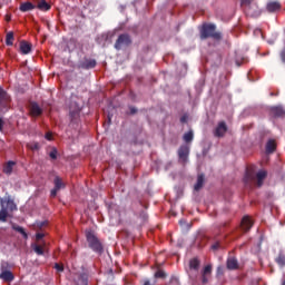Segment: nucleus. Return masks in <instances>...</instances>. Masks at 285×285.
Segmentation results:
<instances>
[{"instance_id": "nucleus-1", "label": "nucleus", "mask_w": 285, "mask_h": 285, "mask_svg": "<svg viewBox=\"0 0 285 285\" xmlns=\"http://www.w3.org/2000/svg\"><path fill=\"white\" fill-rule=\"evenodd\" d=\"M268 177V173L266 170H259L257 174H255V170L253 169H246L244 183L246 186H253V183L256 179V186L258 188H262L264 186V179Z\"/></svg>"}, {"instance_id": "nucleus-2", "label": "nucleus", "mask_w": 285, "mask_h": 285, "mask_svg": "<svg viewBox=\"0 0 285 285\" xmlns=\"http://www.w3.org/2000/svg\"><path fill=\"white\" fill-rule=\"evenodd\" d=\"M202 41L205 39H214V41H222V32L217 31V26L213 23H204L199 29Z\"/></svg>"}, {"instance_id": "nucleus-3", "label": "nucleus", "mask_w": 285, "mask_h": 285, "mask_svg": "<svg viewBox=\"0 0 285 285\" xmlns=\"http://www.w3.org/2000/svg\"><path fill=\"white\" fill-rule=\"evenodd\" d=\"M85 235L89 248L94 250V253H98V255H101V253H104V244L101 243V240H99L97 235H95V232L89 229L86 230Z\"/></svg>"}, {"instance_id": "nucleus-4", "label": "nucleus", "mask_w": 285, "mask_h": 285, "mask_svg": "<svg viewBox=\"0 0 285 285\" xmlns=\"http://www.w3.org/2000/svg\"><path fill=\"white\" fill-rule=\"evenodd\" d=\"M81 115V107L77 102H71L69 107V117L71 124H77L79 121V117Z\"/></svg>"}, {"instance_id": "nucleus-5", "label": "nucleus", "mask_w": 285, "mask_h": 285, "mask_svg": "<svg viewBox=\"0 0 285 285\" xmlns=\"http://www.w3.org/2000/svg\"><path fill=\"white\" fill-rule=\"evenodd\" d=\"M11 101L12 99L8 91H6L3 87H0V110H6V108L10 106Z\"/></svg>"}, {"instance_id": "nucleus-6", "label": "nucleus", "mask_w": 285, "mask_h": 285, "mask_svg": "<svg viewBox=\"0 0 285 285\" xmlns=\"http://www.w3.org/2000/svg\"><path fill=\"white\" fill-rule=\"evenodd\" d=\"M97 67V60L95 59H90V58H83L82 60H80L78 62V68L80 70H90L92 68H96Z\"/></svg>"}, {"instance_id": "nucleus-7", "label": "nucleus", "mask_w": 285, "mask_h": 285, "mask_svg": "<svg viewBox=\"0 0 285 285\" xmlns=\"http://www.w3.org/2000/svg\"><path fill=\"white\" fill-rule=\"evenodd\" d=\"M130 43H132V41L130 40V36L122 33L116 40L115 48L116 50H121L124 46H129Z\"/></svg>"}, {"instance_id": "nucleus-8", "label": "nucleus", "mask_w": 285, "mask_h": 285, "mask_svg": "<svg viewBox=\"0 0 285 285\" xmlns=\"http://www.w3.org/2000/svg\"><path fill=\"white\" fill-rule=\"evenodd\" d=\"M244 10L247 17H259L262 14V10H259V6H257V2L245 7Z\"/></svg>"}, {"instance_id": "nucleus-9", "label": "nucleus", "mask_w": 285, "mask_h": 285, "mask_svg": "<svg viewBox=\"0 0 285 285\" xmlns=\"http://www.w3.org/2000/svg\"><path fill=\"white\" fill-rule=\"evenodd\" d=\"M226 132H228V125H226V121H219L214 129V137L222 138Z\"/></svg>"}, {"instance_id": "nucleus-10", "label": "nucleus", "mask_w": 285, "mask_h": 285, "mask_svg": "<svg viewBox=\"0 0 285 285\" xmlns=\"http://www.w3.org/2000/svg\"><path fill=\"white\" fill-rule=\"evenodd\" d=\"M188 155H190V147L188 145H183L178 149V157L180 161L186 164L188 161Z\"/></svg>"}, {"instance_id": "nucleus-11", "label": "nucleus", "mask_w": 285, "mask_h": 285, "mask_svg": "<svg viewBox=\"0 0 285 285\" xmlns=\"http://www.w3.org/2000/svg\"><path fill=\"white\" fill-rule=\"evenodd\" d=\"M29 114L31 117H41V115H43V109L39 107V104L32 101L29 104Z\"/></svg>"}, {"instance_id": "nucleus-12", "label": "nucleus", "mask_w": 285, "mask_h": 285, "mask_svg": "<svg viewBox=\"0 0 285 285\" xmlns=\"http://www.w3.org/2000/svg\"><path fill=\"white\" fill-rule=\"evenodd\" d=\"M210 275H213V265H206L202 271V284H206Z\"/></svg>"}, {"instance_id": "nucleus-13", "label": "nucleus", "mask_w": 285, "mask_h": 285, "mask_svg": "<svg viewBox=\"0 0 285 285\" xmlns=\"http://www.w3.org/2000/svg\"><path fill=\"white\" fill-rule=\"evenodd\" d=\"M240 228L244 230V233H248V230L253 228V219H250L248 216H244L240 222Z\"/></svg>"}, {"instance_id": "nucleus-14", "label": "nucleus", "mask_w": 285, "mask_h": 285, "mask_svg": "<svg viewBox=\"0 0 285 285\" xmlns=\"http://www.w3.org/2000/svg\"><path fill=\"white\" fill-rule=\"evenodd\" d=\"M266 10L269 12H277L282 10V4L278 1H271L267 3Z\"/></svg>"}, {"instance_id": "nucleus-15", "label": "nucleus", "mask_w": 285, "mask_h": 285, "mask_svg": "<svg viewBox=\"0 0 285 285\" xmlns=\"http://www.w3.org/2000/svg\"><path fill=\"white\" fill-rule=\"evenodd\" d=\"M226 265H227L228 271H237L239 268V263L237 262V258H235V257H229L227 259Z\"/></svg>"}, {"instance_id": "nucleus-16", "label": "nucleus", "mask_w": 285, "mask_h": 285, "mask_svg": "<svg viewBox=\"0 0 285 285\" xmlns=\"http://www.w3.org/2000/svg\"><path fill=\"white\" fill-rule=\"evenodd\" d=\"M0 279H3L4 282H14V274L8 269H4L0 274Z\"/></svg>"}, {"instance_id": "nucleus-17", "label": "nucleus", "mask_w": 285, "mask_h": 285, "mask_svg": "<svg viewBox=\"0 0 285 285\" xmlns=\"http://www.w3.org/2000/svg\"><path fill=\"white\" fill-rule=\"evenodd\" d=\"M266 153L267 155H271L273 153H275V150H277V142H275V140L269 139L266 144Z\"/></svg>"}, {"instance_id": "nucleus-18", "label": "nucleus", "mask_w": 285, "mask_h": 285, "mask_svg": "<svg viewBox=\"0 0 285 285\" xmlns=\"http://www.w3.org/2000/svg\"><path fill=\"white\" fill-rule=\"evenodd\" d=\"M20 50L22 55H30V52L32 51V45L28 43L27 41H21Z\"/></svg>"}, {"instance_id": "nucleus-19", "label": "nucleus", "mask_w": 285, "mask_h": 285, "mask_svg": "<svg viewBox=\"0 0 285 285\" xmlns=\"http://www.w3.org/2000/svg\"><path fill=\"white\" fill-rule=\"evenodd\" d=\"M17 166V163L9 160L4 166H3V173L4 175H12V170Z\"/></svg>"}, {"instance_id": "nucleus-20", "label": "nucleus", "mask_w": 285, "mask_h": 285, "mask_svg": "<svg viewBox=\"0 0 285 285\" xmlns=\"http://www.w3.org/2000/svg\"><path fill=\"white\" fill-rule=\"evenodd\" d=\"M37 8L32 2H23L20 4V12H30Z\"/></svg>"}, {"instance_id": "nucleus-21", "label": "nucleus", "mask_w": 285, "mask_h": 285, "mask_svg": "<svg viewBox=\"0 0 285 285\" xmlns=\"http://www.w3.org/2000/svg\"><path fill=\"white\" fill-rule=\"evenodd\" d=\"M199 266H202V262L199 261V258H191L189 261V268L190 271H199Z\"/></svg>"}, {"instance_id": "nucleus-22", "label": "nucleus", "mask_w": 285, "mask_h": 285, "mask_svg": "<svg viewBox=\"0 0 285 285\" xmlns=\"http://www.w3.org/2000/svg\"><path fill=\"white\" fill-rule=\"evenodd\" d=\"M38 10H41L42 12H48L50 10L51 6L50 3H47L46 0H40L37 6Z\"/></svg>"}, {"instance_id": "nucleus-23", "label": "nucleus", "mask_w": 285, "mask_h": 285, "mask_svg": "<svg viewBox=\"0 0 285 285\" xmlns=\"http://www.w3.org/2000/svg\"><path fill=\"white\" fill-rule=\"evenodd\" d=\"M204 174H199L197 177V181L194 186V190H202L204 188Z\"/></svg>"}, {"instance_id": "nucleus-24", "label": "nucleus", "mask_w": 285, "mask_h": 285, "mask_svg": "<svg viewBox=\"0 0 285 285\" xmlns=\"http://www.w3.org/2000/svg\"><path fill=\"white\" fill-rule=\"evenodd\" d=\"M271 112L274 117H284L285 111L282 107H272Z\"/></svg>"}, {"instance_id": "nucleus-25", "label": "nucleus", "mask_w": 285, "mask_h": 285, "mask_svg": "<svg viewBox=\"0 0 285 285\" xmlns=\"http://www.w3.org/2000/svg\"><path fill=\"white\" fill-rule=\"evenodd\" d=\"M53 184H55L53 188L56 190H61V188H66V184H63V180H61V178L59 176L55 177Z\"/></svg>"}, {"instance_id": "nucleus-26", "label": "nucleus", "mask_w": 285, "mask_h": 285, "mask_svg": "<svg viewBox=\"0 0 285 285\" xmlns=\"http://www.w3.org/2000/svg\"><path fill=\"white\" fill-rule=\"evenodd\" d=\"M45 247H46V243H43L42 245H38V244L32 245L33 252L38 255H43L45 254V250H43Z\"/></svg>"}, {"instance_id": "nucleus-27", "label": "nucleus", "mask_w": 285, "mask_h": 285, "mask_svg": "<svg viewBox=\"0 0 285 285\" xmlns=\"http://www.w3.org/2000/svg\"><path fill=\"white\" fill-rule=\"evenodd\" d=\"M12 229L16 230L17 233H20V235H22L23 239H28V233H26V229H23V227L18 226V225H12Z\"/></svg>"}, {"instance_id": "nucleus-28", "label": "nucleus", "mask_w": 285, "mask_h": 285, "mask_svg": "<svg viewBox=\"0 0 285 285\" xmlns=\"http://www.w3.org/2000/svg\"><path fill=\"white\" fill-rule=\"evenodd\" d=\"M275 262L281 268H284V266H285V255L283 253H279L278 256L275 258Z\"/></svg>"}, {"instance_id": "nucleus-29", "label": "nucleus", "mask_w": 285, "mask_h": 285, "mask_svg": "<svg viewBox=\"0 0 285 285\" xmlns=\"http://www.w3.org/2000/svg\"><path fill=\"white\" fill-rule=\"evenodd\" d=\"M195 135L193 134V130H189L188 132L184 134L183 139L186 141V144H190L193 141Z\"/></svg>"}, {"instance_id": "nucleus-30", "label": "nucleus", "mask_w": 285, "mask_h": 285, "mask_svg": "<svg viewBox=\"0 0 285 285\" xmlns=\"http://www.w3.org/2000/svg\"><path fill=\"white\" fill-rule=\"evenodd\" d=\"M7 210H10L11 213H14V210H17V204H14V200H7Z\"/></svg>"}, {"instance_id": "nucleus-31", "label": "nucleus", "mask_w": 285, "mask_h": 285, "mask_svg": "<svg viewBox=\"0 0 285 285\" xmlns=\"http://www.w3.org/2000/svg\"><path fill=\"white\" fill-rule=\"evenodd\" d=\"M0 222H8V209L2 206L0 210Z\"/></svg>"}, {"instance_id": "nucleus-32", "label": "nucleus", "mask_w": 285, "mask_h": 285, "mask_svg": "<svg viewBox=\"0 0 285 285\" xmlns=\"http://www.w3.org/2000/svg\"><path fill=\"white\" fill-rule=\"evenodd\" d=\"M168 275L166 274V272L161 271V269H158L156 273H155V277L156 279H166Z\"/></svg>"}, {"instance_id": "nucleus-33", "label": "nucleus", "mask_w": 285, "mask_h": 285, "mask_svg": "<svg viewBox=\"0 0 285 285\" xmlns=\"http://www.w3.org/2000/svg\"><path fill=\"white\" fill-rule=\"evenodd\" d=\"M12 41H14V33H12V32L7 33L6 43L8 46H12L13 45Z\"/></svg>"}, {"instance_id": "nucleus-34", "label": "nucleus", "mask_w": 285, "mask_h": 285, "mask_svg": "<svg viewBox=\"0 0 285 285\" xmlns=\"http://www.w3.org/2000/svg\"><path fill=\"white\" fill-rule=\"evenodd\" d=\"M252 3H257L255 0H242V6L244 8H247L248 6H250Z\"/></svg>"}, {"instance_id": "nucleus-35", "label": "nucleus", "mask_w": 285, "mask_h": 285, "mask_svg": "<svg viewBox=\"0 0 285 285\" xmlns=\"http://www.w3.org/2000/svg\"><path fill=\"white\" fill-rule=\"evenodd\" d=\"M49 157L51 159H57V148H53L50 153H49Z\"/></svg>"}, {"instance_id": "nucleus-36", "label": "nucleus", "mask_w": 285, "mask_h": 285, "mask_svg": "<svg viewBox=\"0 0 285 285\" xmlns=\"http://www.w3.org/2000/svg\"><path fill=\"white\" fill-rule=\"evenodd\" d=\"M46 226H48V220H42V222H38V223H37V227H38V228H43V227H46Z\"/></svg>"}, {"instance_id": "nucleus-37", "label": "nucleus", "mask_w": 285, "mask_h": 285, "mask_svg": "<svg viewBox=\"0 0 285 285\" xmlns=\"http://www.w3.org/2000/svg\"><path fill=\"white\" fill-rule=\"evenodd\" d=\"M55 268L56 271H58L59 273H63V265H60L59 263L55 264Z\"/></svg>"}, {"instance_id": "nucleus-38", "label": "nucleus", "mask_w": 285, "mask_h": 285, "mask_svg": "<svg viewBox=\"0 0 285 285\" xmlns=\"http://www.w3.org/2000/svg\"><path fill=\"white\" fill-rule=\"evenodd\" d=\"M45 237H46V234H43V233H38V234L36 235L37 242H41V239L45 238Z\"/></svg>"}, {"instance_id": "nucleus-39", "label": "nucleus", "mask_w": 285, "mask_h": 285, "mask_svg": "<svg viewBox=\"0 0 285 285\" xmlns=\"http://www.w3.org/2000/svg\"><path fill=\"white\" fill-rule=\"evenodd\" d=\"M57 193H59V189H56V187H53V189H51L50 191V197H57Z\"/></svg>"}, {"instance_id": "nucleus-40", "label": "nucleus", "mask_w": 285, "mask_h": 285, "mask_svg": "<svg viewBox=\"0 0 285 285\" xmlns=\"http://www.w3.org/2000/svg\"><path fill=\"white\" fill-rule=\"evenodd\" d=\"M219 242H216L212 245V250H219Z\"/></svg>"}, {"instance_id": "nucleus-41", "label": "nucleus", "mask_w": 285, "mask_h": 285, "mask_svg": "<svg viewBox=\"0 0 285 285\" xmlns=\"http://www.w3.org/2000/svg\"><path fill=\"white\" fill-rule=\"evenodd\" d=\"M29 148H30L31 150H39V144L36 142V144L29 146Z\"/></svg>"}, {"instance_id": "nucleus-42", "label": "nucleus", "mask_w": 285, "mask_h": 285, "mask_svg": "<svg viewBox=\"0 0 285 285\" xmlns=\"http://www.w3.org/2000/svg\"><path fill=\"white\" fill-rule=\"evenodd\" d=\"M45 137L48 141H52V134L51 132H47Z\"/></svg>"}, {"instance_id": "nucleus-43", "label": "nucleus", "mask_w": 285, "mask_h": 285, "mask_svg": "<svg viewBox=\"0 0 285 285\" xmlns=\"http://www.w3.org/2000/svg\"><path fill=\"white\" fill-rule=\"evenodd\" d=\"M186 121H188V116H183L180 118V124H186Z\"/></svg>"}, {"instance_id": "nucleus-44", "label": "nucleus", "mask_w": 285, "mask_h": 285, "mask_svg": "<svg viewBox=\"0 0 285 285\" xmlns=\"http://www.w3.org/2000/svg\"><path fill=\"white\" fill-rule=\"evenodd\" d=\"M129 110H130V115H136L137 112V108L135 107H129Z\"/></svg>"}, {"instance_id": "nucleus-45", "label": "nucleus", "mask_w": 285, "mask_h": 285, "mask_svg": "<svg viewBox=\"0 0 285 285\" xmlns=\"http://www.w3.org/2000/svg\"><path fill=\"white\" fill-rule=\"evenodd\" d=\"M281 59H282V61L285 63V50H283V51L281 52Z\"/></svg>"}, {"instance_id": "nucleus-46", "label": "nucleus", "mask_w": 285, "mask_h": 285, "mask_svg": "<svg viewBox=\"0 0 285 285\" xmlns=\"http://www.w3.org/2000/svg\"><path fill=\"white\" fill-rule=\"evenodd\" d=\"M3 130V119L0 118V131Z\"/></svg>"}]
</instances>
